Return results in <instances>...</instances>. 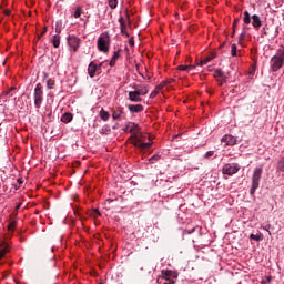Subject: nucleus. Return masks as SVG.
Returning <instances> with one entry per match:
<instances>
[{
  "label": "nucleus",
  "mask_w": 284,
  "mask_h": 284,
  "mask_svg": "<svg viewBox=\"0 0 284 284\" xmlns=\"http://www.w3.org/2000/svg\"><path fill=\"white\" fill-rule=\"evenodd\" d=\"M284 67V44L277 49L275 55L272 57L270 60V68L272 71L276 72L280 71L281 68Z\"/></svg>",
  "instance_id": "obj_1"
},
{
  "label": "nucleus",
  "mask_w": 284,
  "mask_h": 284,
  "mask_svg": "<svg viewBox=\"0 0 284 284\" xmlns=\"http://www.w3.org/2000/svg\"><path fill=\"white\" fill-rule=\"evenodd\" d=\"M149 93L148 85H133V91H129L128 99L131 102H142L141 97H145Z\"/></svg>",
  "instance_id": "obj_2"
},
{
  "label": "nucleus",
  "mask_w": 284,
  "mask_h": 284,
  "mask_svg": "<svg viewBox=\"0 0 284 284\" xmlns=\"http://www.w3.org/2000/svg\"><path fill=\"white\" fill-rule=\"evenodd\" d=\"M263 175V168H255L252 175V186L250 187V194L255 195V191L261 186V179Z\"/></svg>",
  "instance_id": "obj_3"
},
{
  "label": "nucleus",
  "mask_w": 284,
  "mask_h": 284,
  "mask_svg": "<svg viewBox=\"0 0 284 284\" xmlns=\"http://www.w3.org/2000/svg\"><path fill=\"white\" fill-rule=\"evenodd\" d=\"M131 139L133 140V146L139 148L140 151H146L152 146L151 142H144V136L140 133V130Z\"/></svg>",
  "instance_id": "obj_4"
},
{
  "label": "nucleus",
  "mask_w": 284,
  "mask_h": 284,
  "mask_svg": "<svg viewBox=\"0 0 284 284\" xmlns=\"http://www.w3.org/2000/svg\"><path fill=\"white\" fill-rule=\"evenodd\" d=\"M33 100L37 110L41 109L42 102L44 100V91L42 90V83H37V87L33 91Z\"/></svg>",
  "instance_id": "obj_5"
},
{
  "label": "nucleus",
  "mask_w": 284,
  "mask_h": 284,
  "mask_svg": "<svg viewBox=\"0 0 284 284\" xmlns=\"http://www.w3.org/2000/svg\"><path fill=\"white\" fill-rule=\"evenodd\" d=\"M110 47V37L109 36H100L98 38V50L101 52H108Z\"/></svg>",
  "instance_id": "obj_6"
},
{
  "label": "nucleus",
  "mask_w": 284,
  "mask_h": 284,
  "mask_svg": "<svg viewBox=\"0 0 284 284\" xmlns=\"http://www.w3.org/2000/svg\"><path fill=\"white\" fill-rule=\"evenodd\" d=\"M240 169L241 166L237 163H227L222 168V173L226 175H234L240 171Z\"/></svg>",
  "instance_id": "obj_7"
},
{
  "label": "nucleus",
  "mask_w": 284,
  "mask_h": 284,
  "mask_svg": "<svg viewBox=\"0 0 284 284\" xmlns=\"http://www.w3.org/2000/svg\"><path fill=\"white\" fill-rule=\"evenodd\" d=\"M67 43L69 47L73 48L74 52H77L81 45V39H78L77 36H69L67 38Z\"/></svg>",
  "instance_id": "obj_8"
},
{
  "label": "nucleus",
  "mask_w": 284,
  "mask_h": 284,
  "mask_svg": "<svg viewBox=\"0 0 284 284\" xmlns=\"http://www.w3.org/2000/svg\"><path fill=\"white\" fill-rule=\"evenodd\" d=\"M213 77L216 79L220 87H222L224 84V82L227 81V75H225L224 71H222L221 69L215 70L213 72Z\"/></svg>",
  "instance_id": "obj_9"
},
{
  "label": "nucleus",
  "mask_w": 284,
  "mask_h": 284,
  "mask_svg": "<svg viewBox=\"0 0 284 284\" xmlns=\"http://www.w3.org/2000/svg\"><path fill=\"white\" fill-rule=\"evenodd\" d=\"M141 126L139 124H135V122H128L125 125V132L132 133V135H135L136 132H139Z\"/></svg>",
  "instance_id": "obj_10"
},
{
  "label": "nucleus",
  "mask_w": 284,
  "mask_h": 284,
  "mask_svg": "<svg viewBox=\"0 0 284 284\" xmlns=\"http://www.w3.org/2000/svg\"><path fill=\"white\" fill-rule=\"evenodd\" d=\"M221 141L225 143L226 146H234L237 143L236 138L233 135H224Z\"/></svg>",
  "instance_id": "obj_11"
},
{
  "label": "nucleus",
  "mask_w": 284,
  "mask_h": 284,
  "mask_svg": "<svg viewBox=\"0 0 284 284\" xmlns=\"http://www.w3.org/2000/svg\"><path fill=\"white\" fill-rule=\"evenodd\" d=\"M119 24H120L121 34L130 37V33L126 31L128 26H126L125 20H124L123 17L119 18Z\"/></svg>",
  "instance_id": "obj_12"
},
{
  "label": "nucleus",
  "mask_w": 284,
  "mask_h": 284,
  "mask_svg": "<svg viewBox=\"0 0 284 284\" xmlns=\"http://www.w3.org/2000/svg\"><path fill=\"white\" fill-rule=\"evenodd\" d=\"M162 276H166L168 278H178L179 273L174 272L173 270H162Z\"/></svg>",
  "instance_id": "obj_13"
},
{
  "label": "nucleus",
  "mask_w": 284,
  "mask_h": 284,
  "mask_svg": "<svg viewBox=\"0 0 284 284\" xmlns=\"http://www.w3.org/2000/svg\"><path fill=\"white\" fill-rule=\"evenodd\" d=\"M97 64L94 62H91L89 63V67H88V74L90 78H94L95 77V73H97Z\"/></svg>",
  "instance_id": "obj_14"
},
{
  "label": "nucleus",
  "mask_w": 284,
  "mask_h": 284,
  "mask_svg": "<svg viewBox=\"0 0 284 284\" xmlns=\"http://www.w3.org/2000/svg\"><path fill=\"white\" fill-rule=\"evenodd\" d=\"M128 109L130 110L131 113H140V112H143L144 106L141 104H135V105H128Z\"/></svg>",
  "instance_id": "obj_15"
},
{
  "label": "nucleus",
  "mask_w": 284,
  "mask_h": 284,
  "mask_svg": "<svg viewBox=\"0 0 284 284\" xmlns=\"http://www.w3.org/2000/svg\"><path fill=\"white\" fill-rule=\"evenodd\" d=\"M252 19H253V27L255 28V30H260V28L262 27L261 17L255 14L252 17Z\"/></svg>",
  "instance_id": "obj_16"
},
{
  "label": "nucleus",
  "mask_w": 284,
  "mask_h": 284,
  "mask_svg": "<svg viewBox=\"0 0 284 284\" xmlns=\"http://www.w3.org/2000/svg\"><path fill=\"white\" fill-rule=\"evenodd\" d=\"M72 120H73L72 113L67 112L62 114V118H61L62 123L68 124V123H71Z\"/></svg>",
  "instance_id": "obj_17"
},
{
  "label": "nucleus",
  "mask_w": 284,
  "mask_h": 284,
  "mask_svg": "<svg viewBox=\"0 0 284 284\" xmlns=\"http://www.w3.org/2000/svg\"><path fill=\"white\" fill-rule=\"evenodd\" d=\"M54 48H59L61 45V36L59 33H55L51 40Z\"/></svg>",
  "instance_id": "obj_18"
},
{
  "label": "nucleus",
  "mask_w": 284,
  "mask_h": 284,
  "mask_svg": "<svg viewBox=\"0 0 284 284\" xmlns=\"http://www.w3.org/2000/svg\"><path fill=\"white\" fill-rule=\"evenodd\" d=\"M122 113H123L122 108H119V109L114 110L113 113H112L113 120H120V118L122 116Z\"/></svg>",
  "instance_id": "obj_19"
},
{
  "label": "nucleus",
  "mask_w": 284,
  "mask_h": 284,
  "mask_svg": "<svg viewBox=\"0 0 284 284\" xmlns=\"http://www.w3.org/2000/svg\"><path fill=\"white\" fill-rule=\"evenodd\" d=\"M119 58H120L119 51H115L114 55L111 57L109 65L114 67Z\"/></svg>",
  "instance_id": "obj_20"
},
{
  "label": "nucleus",
  "mask_w": 284,
  "mask_h": 284,
  "mask_svg": "<svg viewBox=\"0 0 284 284\" xmlns=\"http://www.w3.org/2000/svg\"><path fill=\"white\" fill-rule=\"evenodd\" d=\"M9 252V248H8V245H1L0 244V260H2L3 258V256L6 255V253H8Z\"/></svg>",
  "instance_id": "obj_21"
},
{
  "label": "nucleus",
  "mask_w": 284,
  "mask_h": 284,
  "mask_svg": "<svg viewBox=\"0 0 284 284\" xmlns=\"http://www.w3.org/2000/svg\"><path fill=\"white\" fill-rule=\"evenodd\" d=\"M82 14H83V11L81 6H78V8H75V12L73 13V18L79 19V17H81Z\"/></svg>",
  "instance_id": "obj_22"
},
{
  "label": "nucleus",
  "mask_w": 284,
  "mask_h": 284,
  "mask_svg": "<svg viewBox=\"0 0 284 284\" xmlns=\"http://www.w3.org/2000/svg\"><path fill=\"white\" fill-rule=\"evenodd\" d=\"M100 118H101V120H103V121H108L109 120V118H110V113H108V111H105V110H101V112H100Z\"/></svg>",
  "instance_id": "obj_23"
},
{
  "label": "nucleus",
  "mask_w": 284,
  "mask_h": 284,
  "mask_svg": "<svg viewBox=\"0 0 284 284\" xmlns=\"http://www.w3.org/2000/svg\"><path fill=\"white\" fill-rule=\"evenodd\" d=\"M251 20H252V18H251V16H250L248 10H245V12H244V23H245V24H250V23H251Z\"/></svg>",
  "instance_id": "obj_24"
},
{
  "label": "nucleus",
  "mask_w": 284,
  "mask_h": 284,
  "mask_svg": "<svg viewBox=\"0 0 284 284\" xmlns=\"http://www.w3.org/2000/svg\"><path fill=\"white\" fill-rule=\"evenodd\" d=\"M277 171L284 172V156L277 162Z\"/></svg>",
  "instance_id": "obj_25"
},
{
  "label": "nucleus",
  "mask_w": 284,
  "mask_h": 284,
  "mask_svg": "<svg viewBox=\"0 0 284 284\" xmlns=\"http://www.w3.org/2000/svg\"><path fill=\"white\" fill-rule=\"evenodd\" d=\"M213 59V57H205V59L201 60L200 63H197V65H206V63L211 62Z\"/></svg>",
  "instance_id": "obj_26"
},
{
  "label": "nucleus",
  "mask_w": 284,
  "mask_h": 284,
  "mask_svg": "<svg viewBox=\"0 0 284 284\" xmlns=\"http://www.w3.org/2000/svg\"><path fill=\"white\" fill-rule=\"evenodd\" d=\"M245 38H246V32L240 33V36H239V44L240 45H244Z\"/></svg>",
  "instance_id": "obj_27"
},
{
  "label": "nucleus",
  "mask_w": 284,
  "mask_h": 284,
  "mask_svg": "<svg viewBox=\"0 0 284 284\" xmlns=\"http://www.w3.org/2000/svg\"><path fill=\"white\" fill-rule=\"evenodd\" d=\"M47 85H48V89H50V90L54 89L55 80L48 79Z\"/></svg>",
  "instance_id": "obj_28"
},
{
  "label": "nucleus",
  "mask_w": 284,
  "mask_h": 284,
  "mask_svg": "<svg viewBox=\"0 0 284 284\" xmlns=\"http://www.w3.org/2000/svg\"><path fill=\"white\" fill-rule=\"evenodd\" d=\"M231 54L233 55V58L237 55V47L235 43H233L231 47Z\"/></svg>",
  "instance_id": "obj_29"
},
{
  "label": "nucleus",
  "mask_w": 284,
  "mask_h": 284,
  "mask_svg": "<svg viewBox=\"0 0 284 284\" xmlns=\"http://www.w3.org/2000/svg\"><path fill=\"white\" fill-rule=\"evenodd\" d=\"M179 68V70H181V71H189V70H191V68H193V67H191V65H189V64H180V67H178Z\"/></svg>",
  "instance_id": "obj_30"
},
{
  "label": "nucleus",
  "mask_w": 284,
  "mask_h": 284,
  "mask_svg": "<svg viewBox=\"0 0 284 284\" xmlns=\"http://www.w3.org/2000/svg\"><path fill=\"white\" fill-rule=\"evenodd\" d=\"M109 6L111 9L118 8V0H109Z\"/></svg>",
  "instance_id": "obj_31"
},
{
  "label": "nucleus",
  "mask_w": 284,
  "mask_h": 284,
  "mask_svg": "<svg viewBox=\"0 0 284 284\" xmlns=\"http://www.w3.org/2000/svg\"><path fill=\"white\" fill-rule=\"evenodd\" d=\"M250 240H254V241H261L262 240V236H260L258 234H250Z\"/></svg>",
  "instance_id": "obj_32"
},
{
  "label": "nucleus",
  "mask_w": 284,
  "mask_h": 284,
  "mask_svg": "<svg viewBox=\"0 0 284 284\" xmlns=\"http://www.w3.org/2000/svg\"><path fill=\"white\" fill-rule=\"evenodd\" d=\"M160 159H161L160 155H153V156L150 158V163H154V161H158Z\"/></svg>",
  "instance_id": "obj_33"
},
{
  "label": "nucleus",
  "mask_w": 284,
  "mask_h": 284,
  "mask_svg": "<svg viewBox=\"0 0 284 284\" xmlns=\"http://www.w3.org/2000/svg\"><path fill=\"white\" fill-rule=\"evenodd\" d=\"M211 156H214V151L206 152L204 159H210Z\"/></svg>",
  "instance_id": "obj_34"
},
{
  "label": "nucleus",
  "mask_w": 284,
  "mask_h": 284,
  "mask_svg": "<svg viewBox=\"0 0 284 284\" xmlns=\"http://www.w3.org/2000/svg\"><path fill=\"white\" fill-rule=\"evenodd\" d=\"M158 94H159V89L152 91V93L150 94V98H151V99H154L155 97H158Z\"/></svg>",
  "instance_id": "obj_35"
},
{
  "label": "nucleus",
  "mask_w": 284,
  "mask_h": 284,
  "mask_svg": "<svg viewBox=\"0 0 284 284\" xmlns=\"http://www.w3.org/2000/svg\"><path fill=\"white\" fill-rule=\"evenodd\" d=\"M129 45L130 47H134L135 45V41H134V37H131L129 40Z\"/></svg>",
  "instance_id": "obj_36"
},
{
  "label": "nucleus",
  "mask_w": 284,
  "mask_h": 284,
  "mask_svg": "<svg viewBox=\"0 0 284 284\" xmlns=\"http://www.w3.org/2000/svg\"><path fill=\"white\" fill-rule=\"evenodd\" d=\"M92 214H93V216H101V213H100V211L98 210V209H95V210H93L92 211Z\"/></svg>",
  "instance_id": "obj_37"
},
{
  "label": "nucleus",
  "mask_w": 284,
  "mask_h": 284,
  "mask_svg": "<svg viewBox=\"0 0 284 284\" xmlns=\"http://www.w3.org/2000/svg\"><path fill=\"white\" fill-rule=\"evenodd\" d=\"M239 21H240L239 18H235V19H234V21H233V29H234V30H235V28L237 27Z\"/></svg>",
  "instance_id": "obj_38"
},
{
  "label": "nucleus",
  "mask_w": 284,
  "mask_h": 284,
  "mask_svg": "<svg viewBox=\"0 0 284 284\" xmlns=\"http://www.w3.org/2000/svg\"><path fill=\"white\" fill-rule=\"evenodd\" d=\"M45 32H48V28L47 27H44L43 31L40 33L38 39H41V37H43L45 34Z\"/></svg>",
  "instance_id": "obj_39"
},
{
  "label": "nucleus",
  "mask_w": 284,
  "mask_h": 284,
  "mask_svg": "<svg viewBox=\"0 0 284 284\" xmlns=\"http://www.w3.org/2000/svg\"><path fill=\"white\" fill-rule=\"evenodd\" d=\"M14 227H16V223L14 222L9 223L8 229H9L10 232H11V230H14Z\"/></svg>",
  "instance_id": "obj_40"
},
{
  "label": "nucleus",
  "mask_w": 284,
  "mask_h": 284,
  "mask_svg": "<svg viewBox=\"0 0 284 284\" xmlns=\"http://www.w3.org/2000/svg\"><path fill=\"white\" fill-rule=\"evenodd\" d=\"M3 14L4 16H11V10L10 9H4Z\"/></svg>",
  "instance_id": "obj_41"
},
{
  "label": "nucleus",
  "mask_w": 284,
  "mask_h": 284,
  "mask_svg": "<svg viewBox=\"0 0 284 284\" xmlns=\"http://www.w3.org/2000/svg\"><path fill=\"white\" fill-rule=\"evenodd\" d=\"M165 84H166V82H162V83L158 87L159 92H160V90L163 89V87H164Z\"/></svg>",
  "instance_id": "obj_42"
},
{
  "label": "nucleus",
  "mask_w": 284,
  "mask_h": 284,
  "mask_svg": "<svg viewBox=\"0 0 284 284\" xmlns=\"http://www.w3.org/2000/svg\"><path fill=\"white\" fill-rule=\"evenodd\" d=\"M12 90H14V89H9V90H7V91H3V93H4V94H10V93L12 92Z\"/></svg>",
  "instance_id": "obj_43"
},
{
  "label": "nucleus",
  "mask_w": 284,
  "mask_h": 284,
  "mask_svg": "<svg viewBox=\"0 0 284 284\" xmlns=\"http://www.w3.org/2000/svg\"><path fill=\"white\" fill-rule=\"evenodd\" d=\"M232 37H235V29H233Z\"/></svg>",
  "instance_id": "obj_44"
},
{
  "label": "nucleus",
  "mask_w": 284,
  "mask_h": 284,
  "mask_svg": "<svg viewBox=\"0 0 284 284\" xmlns=\"http://www.w3.org/2000/svg\"><path fill=\"white\" fill-rule=\"evenodd\" d=\"M173 81H174V79H170V80H169V83L171 84Z\"/></svg>",
  "instance_id": "obj_45"
},
{
  "label": "nucleus",
  "mask_w": 284,
  "mask_h": 284,
  "mask_svg": "<svg viewBox=\"0 0 284 284\" xmlns=\"http://www.w3.org/2000/svg\"><path fill=\"white\" fill-rule=\"evenodd\" d=\"M179 136H180V135H175V136H173V140H176V139H179Z\"/></svg>",
  "instance_id": "obj_46"
},
{
  "label": "nucleus",
  "mask_w": 284,
  "mask_h": 284,
  "mask_svg": "<svg viewBox=\"0 0 284 284\" xmlns=\"http://www.w3.org/2000/svg\"><path fill=\"white\" fill-rule=\"evenodd\" d=\"M268 283L272 281V277H267Z\"/></svg>",
  "instance_id": "obj_47"
},
{
  "label": "nucleus",
  "mask_w": 284,
  "mask_h": 284,
  "mask_svg": "<svg viewBox=\"0 0 284 284\" xmlns=\"http://www.w3.org/2000/svg\"><path fill=\"white\" fill-rule=\"evenodd\" d=\"M126 17H128V20H130V16H129V13H126Z\"/></svg>",
  "instance_id": "obj_48"
},
{
  "label": "nucleus",
  "mask_w": 284,
  "mask_h": 284,
  "mask_svg": "<svg viewBox=\"0 0 284 284\" xmlns=\"http://www.w3.org/2000/svg\"><path fill=\"white\" fill-rule=\"evenodd\" d=\"M17 209H20V204H18Z\"/></svg>",
  "instance_id": "obj_49"
},
{
  "label": "nucleus",
  "mask_w": 284,
  "mask_h": 284,
  "mask_svg": "<svg viewBox=\"0 0 284 284\" xmlns=\"http://www.w3.org/2000/svg\"><path fill=\"white\" fill-rule=\"evenodd\" d=\"M19 183H22L21 180H18Z\"/></svg>",
  "instance_id": "obj_50"
},
{
  "label": "nucleus",
  "mask_w": 284,
  "mask_h": 284,
  "mask_svg": "<svg viewBox=\"0 0 284 284\" xmlns=\"http://www.w3.org/2000/svg\"><path fill=\"white\" fill-rule=\"evenodd\" d=\"M191 232H194V229Z\"/></svg>",
  "instance_id": "obj_51"
}]
</instances>
